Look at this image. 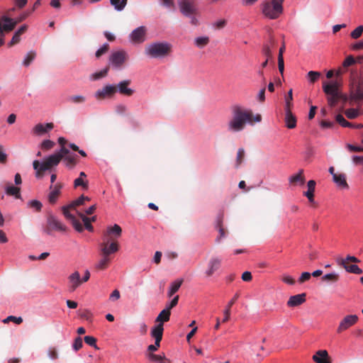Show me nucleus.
<instances>
[{
    "label": "nucleus",
    "instance_id": "1",
    "mask_svg": "<svg viewBox=\"0 0 363 363\" xmlns=\"http://www.w3.org/2000/svg\"><path fill=\"white\" fill-rule=\"evenodd\" d=\"M261 121L260 114L254 115L251 109L235 105L232 108V117L227 123V130L230 133L241 132L246 124L254 125Z\"/></svg>",
    "mask_w": 363,
    "mask_h": 363
},
{
    "label": "nucleus",
    "instance_id": "2",
    "mask_svg": "<svg viewBox=\"0 0 363 363\" xmlns=\"http://www.w3.org/2000/svg\"><path fill=\"white\" fill-rule=\"evenodd\" d=\"M68 153L69 150L65 147H62L59 152L48 156L42 163H40L38 160H35L33 166L36 172V177L41 178L45 171L52 170L53 167H57L64 157L65 154Z\"/></svg>",
    "mask_w": 363,
    "mask_h": 363
},
{
    "label": "nucleus",
    "instance_id": "3",
    "mask_svg": "<svg viewBox=\"0 0 363 363\" xmlns=\"http://www.w3.org/2000/svg\"><path fill=\"white\" fill-rule=\"evenodd\" d=\"M339 86L340 84L337 81L324 82L323 83V91L327 95L329 106L332 107L335 106L339 100H341L343 103L350 100V96L348 97L346 94L340 91Z\"/></svg>",
    "mask_w": 363,
    "mask_h": 363
},
{
    "label": "nucleus",
    "instance_id": "4",
    "mask_svg": "<svg viewBox=\"0 0 363 363\" xmlns=\"http://www.w3.org/2000/svg\"><path fill=\"white\" fill-rule=\"evenodd\" d=\"M285 0H266L261 4L262 14L270 20L279 18L284 12L283 4Z\"/></svg>",
    "mask_w": 363,
    "mask_h": 363
},
{
    "label": "nucleus",
    "instance_id": "5",
    "mask_svg": "<svg viewBox=\"0 0 363 363\" xmlns=\"http://www.w3.org/2000/svg\"><path fill=\"white\" fill-rule=\"evenodd\" d=\"M100 251V259L95 264V268L97 270H104L108 268L111 260V255L118 252L119 247L116 242H112L110 246H106L105 245H99Z\"/></svg>",
    "mask_w": 363,
    "mask_h": 363
},
{
    "label": "nucleus",
    "instance_id": "6",
    "mask_svg": "<svg viewBox=\"0 0 363 363\" xmlns=\"http://www.w3.org/2000/svg\"><path fill=\"white\" fill-rule=\"evenodd\" d=\"M172 52L171 44L166 42L153 43L146 45L145 53L152 58H162Z\"/></svg>",
    "mask_w": 363,
    "mask_h": 363
},
{
    "label": "nucleus",
    "instance_id": "7",
    "mask_svg": "<svg viewBox=\"0 0 363 363\" xmlns=\"http://www.w3.org/2000/svg\"><path fill=\"white\" fill-rule=\"evenodd\" d=\"M363 101V77H352L350 82V102Z\"/></svg>",
    "mask_w": 363,
    "mask_h": 363
},
{
    "label": "nucleus",
    "instance_id": "8",
    "mask_svg": "<svg viewBox=\"0 0 363 363\" xmlns=\"http://www.w3.org/2000/svg\"><path fill=\"white\" fill-rule=\"evenodd\" d=\"M122 229L118 225L107 228L106 231L103 235V242L100 245L110 246L112 242H116V240L121 236Z\"/></svg>",
    "mask_w": 363,
    "mask_h": 363
},
{
    "label": "nucleus",
    "instance_id": "9",
    "mask_svg": "<svg viewBox=\"0 0 363 363\" xmlns=\"http://www.w3.org/2000/svg\"><path fill=\"white\" fill-rule=\"evenodd\" d=\"M128 60V55L124 50H118L111 53L109 57L110 66L113 69H121Z\"/></svg>",
    "mask_w": 363,
    "mask_h": 363
},
{
    "label": "nucleus",
    "instance_id": "10",
    "mask_svg": "<svg viewBox=\"0 0 363 363\" xmlns=\"http://www.w3.org/2000/svg\"><path fill=\"white\" fill-rule=\"evenodd\" d=\"M67 227L57 219L52 214H49L47 218V225L44 228V231L50 235L52 230H57L60 232H66Z\"/></svg>",
    "mask_w": 363,
    "mask_h": 363
},
{
    "label": "nucleus",
    "instance_id": "11",
    "mask_svg": "<svg viewBox=\"0 0 363 363\" xmlns=\"http://www.w3.org/2000/svg\"><path fill=\"white\" fill-rule=\"evenodd\" d=\"M180 12L185 16H192L196 13V7L194 0H177Z\"/></svg>",
    "mask_w": 363,
    "mask_h": 363
},
{
    "label": "nucleus",
    "instance_id": "12",
    "mask_svg": "<svg viewBox=\"0 0 363 363\" xmlns=\"http://www.w3.org/2000/svg\"><path fill=\"white\" fill-rule=\"evenodd\" d=\"M358 319L359 318L357 315H347L345 316L339 323L337 328V333L340 334L343 331L349 329L357 323Z\"/></svg>",
    "mask_w": 363,
    "mask_h": 363
},
{
    "label": "nucleus",
    "instance_id": "13",
    "mask_svg": "<svg viewBox=\"0 0 363 363\" xmlns=\"http://www.w3.org/2000/svg\"><path fill=\"white\" fill-rule=\"evenodd\" d=\"M70 210H75V208H72L69 207V205L62 206V208L63 215L72 223L74 229L79 233L82 232L84 230V226L81 222L74 217V216L70 213Z\"/></svg>",
    "mask_w": 363,
    "mask_h": 363
},
{
    "label": "nucleus",
    "instance_id": "14",
    "mask_svg": "<svg viewBox=\"0 0 363 363\" xmlns=\"http://www.w3.org/2000/svg\"><path fill=\"white\" fill-rule=\"evenodd\" d=\"M147 28L141 26L133 30L130 34V39L135 44H140L146 40Z\"/></svg>",
    "mask_w": 363,
    "mask_h": 363
},
{
    "label": "nucleus",
    "instance_id": "15",
    "mask_svg": "<svg viewBox=\"0 0 363 363\" xmlns=\"http://www.w3.org/2000/svg\"><path fill=\"white\" fill-rule=\"evenodd\" d=\"M116 93L115 85L108 84L95 92V97L98 100H104L106 98H111Z\"/></svg>",
    "mask_w": 363,
    "mask_h": 363
},
{
    "label": "nucleus",
    "instance_id": "16",
    "mask_svg": "<svg viewBox=\"0 0 363 363\" xmlns=\"http://www.w3.org/2000/svg\"><path fill=\"white\" fill-rule=\"evenodd\" d=\"M68 288L71 292L74 291L82 283L80 274L78 271H74L67 277Z\"/></svg>",
    "mask_w": 363,
    "mask_h": 363
},
{
    "label": "nucleus",
    "instance_id": "17",
    "mask_svg": "<svg viewBox=\"0 0 363 363\" xmlns=\"http://www.w3.org/2000/svg\"><path fill=\"white\" fill-rule=\"evenodd\" d=\"M131 81L130 79H125L120 82L117 85H115L116 87V91L118 90L119 93L123 96H132L135 91L133 89L128 87Z\"/></svg>",
    "mask_w": 363,
    "mask_h": 363
},
{
    "label": "nucleus",
    "instance_id": "18",
    "mask_svg": "<svg viewBox=\"0 0 363 363\" xmlns=\"http://www.w3.org/2000/svg\"><path fill=\"white\" fill-rule=\"evenodd\" d=\"M62 188V184L61 183H57L55 185H50V193L48 194V201L51 204L56 203L58 197L61 194Z\"/></svg>",
    "mask_w": 363,
    "mask_h": 363
},
{
    "label": "nucleus",
    "instance_id": "19",
    "mask_svg": "<svg viewBox=\"0 0 363 363\" xmlns=\"http://www.w3.org/2000/svg\"><path fill=\"white\" fill-rule=\"evenodd\" d=\"M316 363H332L331 358L325 350H320L312 357Z\"/></svg>",
    "mask_w": 363,
    "mask_h": 363
},
{
    "label": "nucleus",
    "instance_id": "20",
    "mask_svg": "<svg viewBox=\"0 0 363 363\" xmlns=\"http://www.w3.org/2000/svg\"><path fill=\"white\" fill-rule=\"evenodd\" d=\"M62 160L67 169H72L78 163V156L75 154L70 153L69 151L68 154H65Z\"/></svg>",
    "mask_w": 363,
    "mask_h": 363
},
{
    "label": "nucleus",
    "instance_id": "21",
    "mask_svg": "<svg viewBox=\"0 0 363 363\" xmlns=\"http://www.w3.org/2000/svg\"><path fill=\"white\" fill-rule=\"evenodd\" d=\"M221 264V259L218 257H212L208 263V269L206 271L207 277H211L217 271Z\"/></svg>",
    "mask_w": 363,
    "mask_h": 363
},
{
    "label": "nucleus",
    "instance_id": "22",
    "mask_svg": "<svg viewBox=\"0 0 363 363\" xmlns=\"http://www.w3.org/2000/svg\"><path fill=\"white\" fill-rule=\"evenodd\" d=\"M306 294L305 293L291 296L286 304L289 307L299 306L306 301Z\"/></svg>",
    "mask_w": 363,
    "mask_h": 363
},
{
    "label": "nucleus",
    "instance_id": "23",
    "mask_svg": "<svg viewBox=\"0 0 363 363\" xmlns=\"http://www.w3.org/2000/svg\"><path fill=\"white\" fill-rule=\"evenodd\" d=\"M54 127L52 123H48L46 124L38 123L33 128V133L38 135H41L52 130Z\"/></svg>",
    "mask_w": 363,
    "mask_h": 363
},
{
    "label": "nucleus",
    "instance_id": "24",
    "mask_svg": "<svg viewBox=\"0 0 363 363\" xmlns=\"http://www.w3.org/2000/svg\"><path fill=\"white\" fill-rule=\"evenodd\" d=\"M284 121L288 128L292 129L296 126V118L292 113L291 111L288 108L285 110Z\"/></svg>",
    "mask_w": 363,
    "mask_h": 363
},
{
    "label": "nucleus",
    "instance_id": "25",
    "mask_svg": "<svg viewBox=\"0 0 363 363\" xmlns=\"http://www.w3.org/2000/svg\"><path fill=\"white\" fill-rule=\"evenodd\" d=\"M82 186L84 189H87L89 187V182L86 179V174L84 172L79 173V177L74 179V187L77 188Z\"/></svg>",
    "mask_w": 363,
    "mask_h": 363
},
{
    "label": "nucleus",
    "instance_id": "26",
    "mask_svg": "<svg viewBox=\"0 0 363 363\" xmlns=\"http://www.w3.org/2000/svg\"><path fill=\"white\" fill-rule=\"evenodd\" d=\"M337 264L350 273H353L355 274H361L362 273V270L356 264H346L345 260H337Z\"/></svg>",
    "mask_w": 363,
    "mask_h": 363
},
{
    "label": "nucleus",
    "instance_id": "27",
    "mask_svg": "<svg viewBox=\"0 0 363 363\" xmlns=\"http://www.w3.org/2000/svg\"><path fill=\"white\" fill-rule=\"evenodd\" d=\"M315 182L314 180H309L307 183L308 191L303 193L311 203L314 202V192L315 189Z\"/></svg>",
    "mask_w": 363,
    "mask_h": 363
},
{
    "label": "nucleus",
    "instance_id": "28",
    "mask_svg": "<svg viewBox=\"0 0 363 363\" xmlns=\"http://www.w3.org/2000/svg\"><path fill=\"white\" fill-rule=\"evenodd\" d=\"M333 182L336 184V185L341 189H348L349 186L346 181V175L345 174L340 173L337 175H334Z\"/></svg>",
    "mask_w": 363,
    "mask_h": 363
},
{
    "label": "nucleus",
    "instance_id": "29",
    "mask_svg": "<svg viewBox=\"0 0 363 363\" xmlns=\"http://www.w3.org/2000/svg\"><path fill=\"white\" fill-rule=\"evenodd\" d=\"M289 180L291 184L294 185L297 184L301 185L303 184L306 182V179L303 175V169H299L298 172L296 174L291 176Z\"/></svg>",
    "mask_w": 363,
    "mask_h": 363
},
{
    "label": "nucleus",
    "instance_id": "30",
    "mask_svg": "<svg viewBox=\"0 0 363 363\" xmlns=\"http://www.w3.org/2000/svg\"><path fill=\"white\" fill-rule=\"evenodd\" d=\"M164 328L162 324H157L151 330V336L155 339V341L160 342L162 339Z\"/></svg>",
    "mask_w": 363,
    "mask_h": 363
},
{
    "label": "nucleus",
    "instance_id": "31",
    "mask_svg": "<svg viewBox=\"0 0 363 363\" xmlns=\"http://www.w3.org/2000/svg\"><path fill=\"white\" fill-rule=\"evenodd\" d=\"M27 26L26 25H23L22 26L16 33L15 34L13 35L11 42L9 43V45L11 47V46H13L17 43H18L21 40V35L24 33L26 30H27Z\"/></svg>",
    "mask_w": 363,
    "mask_h": 363
},
{
    "label": "nucleus",
    "instance_id": "32",
    "mask_svg": "<svg viewBox=\"0 0 363 363\" xmlns=\"http://www.w3.org/2000/svg\"><path fill=\"white\" fill-rule=\"evenodd\" d=\"M171 315V311H168V309H163L157 315V317L155 319V322L158 323V324H162L163 325V323L164 322H167L169 320Z\"/></svg>",
    "mask_w": 363,
    "mask_h": 363
},
{
    "label": "nucleus",
    "instance_id": "33",
    "mask_svg": "<svg viewBox=\"0 0 363 363\" xmlns=\"http://www.w3.org/2000/svg\"><path fill=\"white\" fill-rule=\"evenodd\" d=\"M6 194L9 196H13L16 199H19L21 197V189L17 186H13L10 184H7L5 187Z\"/></svg>",
    "mask_w": 363,
    "mask_h": 363
},
{
    "label": "nucleus",
    "instance_id": "34",
    "mask_svg": "<svg viewBox=\"0 0 363 363\" xmlns=\"http://www.w3.org/2000/svg\"><path fill=\"white\" fill-rule=\"evenodd\" d=\"M183 283V279H177L171 284L169 290L167 293L169 297H172L176 292L178 291Z\"/></svg>",
    "mask_w": 363,
    "mask_h": 363
},
{
    "label": "nucleus",
    "instance_id": "35",
    "mask_svg": "<svg viewBox=\"0 0 363 363\" xmlns=\"http://www.w3.org/2000/svg\"><path fill=\"white\" fill-rule=\"evenodd\" d=\"M321 279L323 281L335 283L339 281L340 275L337 273L332 272L325 274L322 277Z\"/></svg>",
    "mask_w": 363,
    "mask_h": 363
},
{
    "label": "nucleus",
    "instance_id": "36",
    "mask_svg": "<svg viewBox=\"0 0 363 363\" xmlns=\"http://www.w3.org/2000/svg\"><path fill=\"white\" fill-rule=\"evenodd\" d=\"M90 201V199L88 196H85L84 195H82L79 196L77 199L73 201L70 204L69 207L72 208H75L77 206L84 205L85 203V201Z\"/></svg>",
    "mask_w": 363,
    "mask_h": 363
},
{
    "label": "nucleus",
    "instance_id": "37",
    "mask_svg": "<svg viewBox=\"0 0 363 363\" xmlns=\"http://www.w3.org/2000/svg\"><path fill=\"white\" fill-rule=\"evenodd\" d=\"M67 101L72 104H80L86 101V97L82 95H72L67 98Z\"/></svg>",
    "mask_w": 363,
    "mask_h": 363
},
{
    "label": "nucleus",
    "instance_id": "38",
    "mask_svg": "<svg viewBox=\"0 0 363 363\" xmlns=\"http://www.w3.org/2000/svg\"><path fill=\"white\" fill-rule=\"evenodd\" d=\"M78 216L82 218L84 228L89 231H92L94 228L91 224V219L86 216H84L82 213L77 211Z\"/></svg>",
    "mask_w": 363,
    "mask_h": 363
},
{
    "label": "nucleus",
    "instance_id": "39",
    "mask_svg": "<svg viewBox=\"0 0 363 363\" xmlns=\"http://www.w3.org/2000/svg\"><path fill=\"white\" fill-rule=\"evenodd\" d=\"M108 69H109V67H107L99 72H96L90 76V79L91 80L100 79L107 75Z\"/></svg>",
    "mask_w": 363,
    "mask_h": 363
},
{
    "label": "nucleus",
    "instance_id": "40",
    "mask_svg": "<svg viewBox=\"0 0 363 363\" xmlns=\"http://www.w3.org/2000/svg\"><path fill=\"white\" fill-rule=\"evenodd\" d=\"M335 120H336L337 123H338L342 127H345V128L354 127L353 124L348 122L347 121H346L345 118L341 114H337L335 117Z\"/></svg>",
    "mask_w": 363,
    "mask_h": 363
},
{
    "label": "nucleus",
    "instance_id": "41",
    "mask_svg": "<svg viewBox=\"0 0 363 363\" xmlns=\"http://www.w3.org/2000/svg\"><path fill=\"white\" fill-rule=\"evenodd\" d=\"M208 43L209 38L207 36L199 37L195 39V45L199 48L205 47Z\"/></svg>",
    "mask_w": 363,
    "mask_h": 363
},
{
    "label": "nucleus",
    "instance_id": "42",
    "mask_svg": "<svg viewBox=\"0 0 363 363\" xmlns=\"http://www.w3.org/2000/svg\"><path fill=\"white\" fill-rule=\"evenodd\" d=\"M222 223H223V216L219 218L218 220L217 227H218V231H219V237L216 239V242H219L220 239L222 238H224L226 234L225 229L223 228Z\"/></svg>",
    "mask_w": 363,
    "mask_h": 363
},
{
    "label": "nucleus",
    "instance_id": "43",
    "mask_svg": "<svg viewBox=\"0 0 363 363\" xmlns=\"http://www.w3.org/2000/svg\"><path fill=\"white\" fill-rule=\"evenodd\" d=\"M162 6L170 11L176 9V4L174 0H160Z\"/></svg>",
    "mask_w": 363,
    "mask_h": 363
},
{
    "label": "nucleus",
    "instance_id": "44",
    "mask_svg": "<svg viewBox=\"0 0 363 363\" xmlns=\"http://www.w3.org/2000/svg\"><path fill=\"white\" fill-rule=\"evenodd\" d=\"M148 357L151 361L157 362L159 363L169 362V360L165 359L164 355L162 356V355L154 354L152 353H149Z\"/></svg>",
    "mask_w": 363,
    "mask_h": 363
},
{
    "label": "nucleus",
    "instance_id": "45",
    "mask_svg": "<svg viewBox=\"0 0 363 363\" xmlns=\"http://www.w3.org/2000/svg\"><path fill=\"white\" fill-rule=\"evenodd\" d=\"M40 5V0H37L34 4H33V7L31 10H29V11H26L25 12H23L21 16L19 17V19L18 21H23L25 20L30 13L32 11H34V9L35 8H37L38 6H39Z\"/></svg>",
    "mask_w": 363,
    "mask_h": 363
},
{
    "label": "nucleus",
    "instance_id": "46",
    "mask_svg": "<svg viewBox=\"0 0 363 363\" xmlns=\"http://www.w3.org/2000/svg\"><path fill=\"white\" fill-rule=\"evenodd\" d=\"M245 150L243 148H239L236 157V167H238L242 164L245 158Z\"/></svg>",
    "mask_w": 363,
    "mask_h": 363
},
{
    "label": "nucleus",
    "instance_id": "47",
    "mask_svg": "<svg viewBox=\"0 0 363 363\" xmlns=\"http://www.w3.org/2000/svg\"><path fill=\"white\" fill-rule=\"evenodd\" d=\"M345 114L349 119H354L359 116V112L357 109L349 108L345 111Z\"/></svg>",
    "mask_w": 363,
    "mask_h": 363
},
{
    "label": "nucleus",
    "instance_id": "48",
    "mask_svg": "<svg viewBox=\"0 0 363 363\" xmlns=\"http://www.w3.org/2000/svg\"><path fill=\"white\" fill-rule=\"evenodd\" d=\"M292 100H293V91L291 89L288 91V95H287V96H286V99H285V102H286L285 110H287V108L291 110V108L292 106V102H291Z\"/></svg>",
    "mask_w": 363,
    "mask_h": 363
},
{
    "label": "nucleus",
    "instance_id": "49",
    "mask_svg": "<svg viewBox=\"0 0 363 363\" xmlns=\"http://www.w3.org/2000/svg\"><path fill=\"white\" fill-rule=\"evenodd\" d=\"M307 75H308V78L309 81L311 83H314L315 82H316L319 79V77H320L321 74L319 72L310 71V72H308Z\"/></svg>",
    "mask_w": 363,
    "mask_h": 363
},
{
    "label": "nucleus",
    "instance_id": "50",
    "mask_svg": "<svg viewBox=\"0 0 363 363\" xmlns=\"http://www.w3.org/2000/svg\"><path fill=\"white\" fill-rule=\"evenodd\" d=\"M35 56H36V53L35 52L30 51L27 54L25 60L23 62V65H25L26 67L28 66L32 62V61L35 59Z\"/></svg>",
    "mask_w": 363,
    "mask_h": 363
},
{
    "label": "nucleus",
    "instance_id": "51",
    "mask_svg": "<svg viewBox=\"0 0 363 363\" xmlns=\"http://www.w3.org/2000/svg\"><path fill=\"white\" fill-rule=\"evenodd\" d=\"M28 206L30 208H34L38 212L41 211V208H42V206H43L41 202L38 201V200L30 201L28 203Z\"/></svg>",
    "mask_w": 363,
    "mask_h": 363
},
{
    "label": "nucleus",
    "instance_id": "52",
    "mask_svg": "<svg viewBox=\"0 0 363 363\" xmlns=\"http://www.w3.org/2000/svg\"><path fill=\"white\" fill-rule=\"evenodd\" d=\"M10 321H12L18 325L23 323V318L21 317H16L13 315H9L6 318L3 320L4 323H8Z\"/></svg>",
    "mask_w": 363,
    "mask_h": 363
},
{
    "label": "nucleus",
    "instance_id": "53",
    "mask_svg": "<svg viewBox=\"0 0 363 363\" xmlns=\"http://www.w3.org/2000/svg\"><path fill=\"white\" fill-rule=\"evenodd\" d=\"M115 111L118 115H124L128 111V107L125 104H118L115 106Z\"/></svg>",
    "mask_w": 363,
    "mask_h": 363
},
{
    "label": "nucleus",
    "instance_id": "54",
    "mask_svg": "<svg viewBox=\"0 0 363 363\" xmlns=\"http://www.w3.org/2000/svg\"><path fill=\"white\" fill-rule=\"evenodd\" d=\"M16 24H1L0 28L1 30V36L4 35V33H8L14 29Z\"/></svg>",
    "mask_w": 363,
    "mask_h": 363
},
{
    "label": "nucleus",
    "instance_id": "55",
    "mask_svg": "<svg viewBox=\"0 0 363 363\" xmlns=\"http://www.w3.org/2000/svg\"><path fill=\"white\" fill-rule=\"evenodd\" d=\"M363 32V26H359L356 28L350 34L351 37L354 39H357L361 36Z\"/></svg>",
    "mask_w": 363,
    "mask_h": 363
},
{
    "label": "nucleus",
    "instance_id": "56",
    "mask_svg": "<svg viewBox=\"0 0 363 363\" xmlns=\"http://www.w3.org/2000/svg\"><path fill=\"white\" fill-rule=\"evenodd\" d=\"M55 145V143L50 140H45L41 143V148L45 150H48L52 148Z\"/></svg>",
    "mask_w": 363,
    "mask_h": 363
},
{
    "label": "nucleus",
    "instance_id": "57",
    "mask_svg": "<svg viewBox=\"0 0 363 363\" xmlns=\"http://www.w3.org/2000/svg\"><path fill=\"white\" fill-rule=\"evenodd\" d=\"M84 342L94 347L96 349L99 350L98 347L96 345V339L92 336H85L84 337Z\"/></svg>",
    "mask_w": 363,
    "mask_h": 363
},
{
    "label": "nucleus",
    "instance_id": "58",
    "mask_svg": "<svg viewBox=\"0 0 363 363\" xmlns=\"http://www.w3.org/2000/svg\"><path fill=\"white\" fill-rule=\"evenodd\" d=\"M110 2L118 11H121L124 9V4H122L121 0H110Z\"/></svg>",
    "mask_w": 363,
    "mask_h": 363
},
{
    "label": "nucleus",
    "instance_id": "59",
    "mask_svg": "<svg viewBox=\"0 0 363 363\" xmlns=\"http://www.w3.org/2000/svg\"><path fill=\"white\" fill-rule=\"evenodd\" d=\"M355 63V60L352 55L347 56L342 63L344 67H348Z\"/></svg>",
    "mask_w": 363,
    "mask_h": 363
},
{
    "label": "nucleus",
    "instance_id": "60",
    "mask_svg": "<svg viewBox=\"0 0 363 363\" xmlns=\"http://www.w3.org/2000/svg\"><path fill=\"white\" fill-rule=\"evenodd\" d=\"M179 298V296H174L173 299L168 304H167L165 309H168V311H171V309L177 305Z\"/></svg>",
    "mask_w": 363,
    "mask_h": 363
},
{
    "label": "nucleus",
    "instance_id": "61",
    "mask_svg": "<svg viewBox=\"0 0 363 363\" xmlns=\"http://www.w3.org/2000/svg\"><path fill=\"white\" fill-rule=\"evenodd\" d=\"M83 346L82 339L80 337H77L73 343V349L78 351Z\"/></svg>",
    "mask_w": 363,
    "mask_h": 363
},
{
    "label": "nucleus",
    "instance_id": "62",
    "mask_svg": "<svg viewBox=\"0 0 363 363\" xmlns=\"http://www.w3.org/2000/svg\"><path fill=\"white\" fill-rule=\"evenodd\" d=\"M48 355L51 359H57L58 358V352L55 347L50 348L48 352Z\"/></svg>",
    "mask_w": 363,
    "mask_h": 363
},
{
    "label": "nucleus",
    "instance_id": "63",
    "mask_svg": "<svg viewBox=\"0 0 363 363\" xmlns=\"http://www.w3.org/2000/svg\"><path fill=\"white\" fill-rule=\"evenodd\" d=\"M108 48H109V45L108 44L106 43L104 44L101 48H99L96 52V57H101L102 55H104V53H106L108 50Z\"/></svg>",
    "mask_w": 363,
    "mask_h": 363
},
{
    "label": "nucleus",
    "instance_id": "64",
    "mask_svg": "<svg viewBox=\"0 0 363 363\" xmlns=\"http://www.w3.org/2000/svg\"><path fill=\"white\" fill-rule=\"evenodd\" d=\"M311 277V274L309 272H303L298 279V282L303 284L305 281H308Z\"/></svg>",
    "mask_w": 363,
    "mask_h": 363
}]
</instances>
